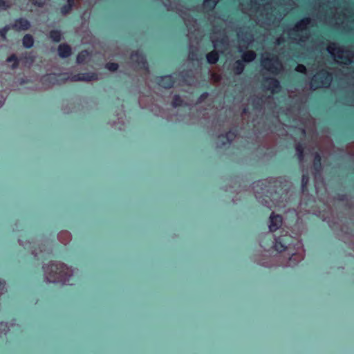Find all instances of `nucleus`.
I'll return each instance as SVG.
<instances>
[{"mask_svg": "<svg viewBox=\"0 0 354 354\" xmlns=\"http://www.w3.org/2000/svg\"><path fill=\"white\" fill-rule=\"evenodd\" d=\"M295 6L293 0H251L248 15L260 26L278 25Z\"/></svg>", "mask_w": 354, "mask_h": 354, "instance_id": "f257e3e1", "label": "nucleus"}, {"mask_svg": "<svg viewBox=\"0 0 354 354\" xmlns=\"http://www.w3.org/2000/svg\"><path fill=\"white\" fill-rule=\"evenodd\" d=\"M280 178V180H259L253 184L254 194L259 204L270 209L289 198L291 183Z\"/></svg>", "mask_w": 354, "mask_h": 354, "instance_id": "f03ea898", "label": "nucleus"}, {"mask_svg": "<svg viewBox=\"0 0 354 354\" xmlns=\"http://www.w3.org/2000/svg\"><path fill=\"white\" fill-rule=\"evenodd\" d=\"M167 10H176L187 28V37L189 40V48L188 58L192 61H197L203 59V55L199 51V41L203 36V32L199 28L197 21L192 17L189 11H183L180 8V0H161Z\"/></svg>", "mask_w": 354, "mask_h": 354, "instance_id": "7ed1b4c3", "label": "nucleus"}, {"mask_svg": "<svg viewBox=\"0 0 354 354\" xmlns=\"http://www.w3.org/2000/svg\"><path fill=\"white\" fill-rule=\"evenodd\" d=\"M208 21L212 26L210 39L214 48L220 53L225 52L230 48V39L225 30L228 28H234V24L216 14L209 15Z\"/></svg>", "mask_w": 354, "mask_h": 354, "instance_id": "20e7f679", "label": "nucleus"}, {"mask_svg": "<svg viewBox=\"0 0 354 354\" xmlns=\"http://www.w3.org/2000/svg\"><path fill=\"white\" fill-rule=\"evenodd\" d=\"M296 156L299 160V167L302 172L301 176V198L299 206L297 207V216L299 218L308 214L310 212L308 183L310 179L308 168H305L304 154L308 151L306 146L302 142H297L295 145Z\"/></svg>", "mask_w": 354, "mask_h": 354, "instance_id": "39448f33", "label": "nucleus"}, {"mask_svg": "<svg viewBox=\"0 0 354 354\" xmlns=\"http://www.w3.org/2000/svg\"><path fill=\"white\" fill-rule=\"evenodd\" d=\"M43 270L44 281L46 283H60L65 285L70 281L77 269L68 266L64 263L52 261L43 266Z\"/></svg>", "mask_w": 354, "mask_h": 354, "instance_id": "423d86ee", "label": "nucleus"}, {"mask_svg": "<svg viewBox=\"0 0 354 354\" xmlns=\"http://www.w3.org/2000/svg\"><path fill=\"white\" fill-rule=\"evenodd\" d=\"M309 25L310 17H306L298 21L293 27L284 28L283 34L276 39L274 45L279 46L283 44L286 40L304 45L309 37V30H308Z\"/></svg>", "mask_w": 354, "mask_h": 354, "instance_id": "0eeeda50", "label": "nucleus"}, {"mask_svg": "<svg viewBox=\"0 0 354 354\" xmlns=\"http://www.w3.org/2000/svg\"><path fill=\"white\" fill-rule=\"evenodd\" d=\"M291 236L286 234L274 238V248L279 252H284L281 265L283 267H294L303 259L300 253L293 252Z\"/></svg>", "mask_w": 354, "mask_h": 354, "instance_id": "6e6552de", "label": "nucleus"}, {"mask_svg": "<svg viewBox=\"0 0 354 354\" xmlns=\"http://www.w3.org/2000/svg\"><path fill=\"white\" fill-rule=\"evenodd\" d=\"M273 97L271 95H252L248 99V104L243 109L241 116L243 119L250 118L254 112V115H257L261 113L263 106H267L269 109H272L274 106L272 104Z\"/></svg>", "mask_w": 354, "mask_h": 354, "instance_id": "1a4fd4ad", "label": "nucleus"}, {"mask_svg": "<svg viewBox=\"0 0 354 354\" xmlns=\"http://www.w3.org/2000/svg\"><path fill=\"white\" fill-rule=\"evenodd\" d=\"M260 66L261 71L271 75H278L283 70V65L278 56L266 51L261 54Z\"/></svg>", "mask_w": 354, "mask_h": 354, "instance_id": "9d476101", "label": "nucleus"}, {"mask_svg": "<svg viewBox=\"0 0 354 354\" xmlns=\"http://www.w3.org/2000/svg\"><path fill=\"white\" fill-rule=\"evenodd\" d=\"M327 49L337 63L347 64L353 58V53L351 50L344 49L337 44H330Z\"/></svg>", "mask_w": 354, "mask_h": 354, "instance_id": "9b49d317", "label": "nucleus"}, {"mask_svg": "<svg viewBox=\"0 0 354 354\" xmlns=\"http://www.w3.org/2000/svg\"><path fill=\"white\" fill-rule=\"evenodd\" d=\"M238 38V51L242 52L248 48L254 41V34L250 27L236 28Z\"/></svg>", "mask_w": 354, "mask_h": 354, "instance_id": "f8f14e48", "label": "nucleus"}, {"mask_svg": "<svg viewBox=\"0 0 354 354\" xmlns=\"http://www.w3.org/2000/svg\"><path fill=\"white\" fill-rule=\"evenodd\" d=\"M332 81L331 75L326 71H321L311 78V89L328 87Z\"/></svg>", "mask_w": 354, "mask_h": 354, "instance_id": "ddd939ff", "label": "nucleus"}, {"mask_svg": "<svg viewBox=\"0 0 354 354\" xmlns=\"http://www.w3.org/2000/svg\"><path fill=\"white\" fill-rule=\"evenodd\" d=\"M236 134L234 131H229L225 134L219 135L216 140V148L220 151L228 149L232 141L236 138Z\"/></svg>", "mask_w": 354, "mask_h": 354, "instance_id": "4468645a", "label": "nucleus"}, {"mask_svg": "<svg viewBox=\"0 0 354 354\" xmlns=\"http://www.w3.org/2000/svg\"><path fill=\"white\" fill-rule=\"evenodd\" d=\"M262 87L265 91H270L269 95L271 97L281 90L280 82L277 79L268 77H263Z\"/></svg>", "mask_w": 354, "mask_h": 354, "instance_id": "2eb2a0df", "label": "nucleus"}, {"mask_svg": "<svg viewBox=\"0 0 354 354\" xmlns=\"http://www.w3.org/2000/svg\"><path fill=\"white\" fill-rule=\"evenodd\" d=\"M130 62L133 67L137 69H147L148 64L144 55L140 51L131 53Z\"/></svg>", "mask_w": 354, "mask_h": 354, "instance_id": "dca6fc26", "label": "nucleus"}, {"mask_svg": "<svg viewBox=\"0 0 354 354\" xmlns=\"http://www.w3.org/2000/svg\"><path fill=\"white\" fill-rule=\"evenodd\" d=\"M155 82L160 87L169 89L174 86L175 80L173 75H168L156 77Z\"/></svg>", "mask_w": 354, "mask_h": 354, "instance_id": "f3484780", "label": "nucleus"}, {"mask_svg": "<svg viewBox=\"0 0 354 354\" xmlns=\"http://www.w3.org/2000/svg\"><path fill=\"white\" fill-rule=\"evenodd\" d=\"M97 79V75L93 73H80L74 75L70 77V80L73 82H91L92 80H96Z\"/></svg>", "mask_w": 354, "mask_h": 354, "instance_id": "a211bd4d", "label": "nucleus"}, {"mask_svg": "<svg viewBox=\"0 0 354 354\" xmlns=\"http://www.w3.org/2000/svg\"><path fill=\"white\" fill-rule=\"evenodd\" d=\"M12 29H15L16 30H27L30 28V22L24 19V18H19L17 19L14 24H10Z\"/></svg>", "mask_w": 354, "mask_h": 354, "instance_id": "6ab92c4d", "label": "nucleus"}, {"mask_svg": "<svg viewBox=\"0 0 354 354\" xmlns=\"http://www.w3.org/2000/svg\"><path fill=\"white\" fill-rule=\"evenodd\" d=\"M282 216L273 213L270 216L269 229L271 232L277 230L282 225Z\"/></svg>", "mask_w": 354, "mask_h": 354, "instance_id": "aec40b11", "label": "nucleus"}, {"mask_svg": "<svg viewBox=\"0 0 354 354\" xmlns=\"http://www.w3.org/2000/svg\"><path fill=\"white\" fill-rule=\"evenodd\" d=\"M82 109L81 101L68 103L63 106L62 110L65 113H71L80 111Z\"/></svg>", "mask_w": 354, "mask_h": 354, "instance_id": "412c9836", "label": "nucleus"}, {"mask_svg": "<svg viewBox=\"0 0 354 354\" xmlns=\"http://www.w3.org/2000/svg\"><path fill=\"white\" fill-rule=\"evenodd\" d=\"M241 53V60H242L244 64L252 62L257 57V53L254 50H244Z\"/></svg>", "mask_w": 354, "mask_h": 354, "instance_id": "4be33fe9", "label": "nucleus"}, {"mask_svg": "<svg viewBox=\"0 0 354 354\" xmlns=\"http://www.w3.org/2000/svg\"><path fill=\"white\" fill-rule=\"evenodd\" d=\"M245 64L241 59L236 60L232 65V71L236 75H239L243 73L245 69Z\"/></svg>", "mask_w": 354, "mask_h": 354, "instance_id": "5701e85b", "label": "nucleus"}, {"mask_svg": "<svg viewBox=\"0 0 354 354\" xmlns=\"http://www.w3.org/2000/svg\"><path fill=\"white\" fill-rule=\"evenodd\" d=\"M58 55L62 58L68 57L71 55V48L66 44H60L57 49Z\"/></svg>", "mask_w": 354, "mask_h": 354, "instance_id": "b1692460", "label": "nucleus"}, {"mask_svg": "<svg viewBox=\"0 0 354 354\" xmlns=\"http://www.w3.org/2000/svg\"><path fill=\"white\" fill-rule=\"evenodd\" d=\"M171 104L174 108L189 105L185 98L179 95H175L174 96Z\"/></svg>", "mask_w": 354, "mask_h": 354, "instance_id": "393cba45", "label": "nucleus"}, {"mask_svg": "<svg viewBox=\"0 0 354 354\" xmlns=\"http://www.w3.org/2000/svg\"><path fill=\"white\" fill-rule=\"evenodd\" d=\"M218 52L219 51L216 50L214 48V50L208 53L206 55L207 62L209 64H214L218 61V59H219Z\"/></svg>", "mask_w": 354, "mask_h": 354, "instance_id": "a878e982", "label": "nucleus"}, {"mask_svg": "<svg viewBox=\"0 0 354 354\" xmlns=\"http://www.w3.org/2000/svg\"><path fill=\"white\" fill-rule=\"evenodd\" d=\"M57 238L61 243L66 245L71 240V235L68 231H62L58 234Z\"/></svg>", "mask_w": 354, "mask_h": 354, "instance_id": "bb28decb", "label": "nucleus"}, {"mask_svg": "<svg viewBox=\"0 0 354 354\" xmlns=\"http://www.w3.org/2000/svg\"><path fill=\"white\" fill-rule=\"evenodd\" d=\"M23 46L26 48H30L34 45V38L30 34H26L22 39Z\"/></svg>", "mask_w": 354, "mask_h": 354, "instance_id": "cd10ccee", "label": "nucleus"}, {"mask_svg": "<svg viewBox=\"0 0 354 354\" xmlns=\"http://www.w3.org/2000/svg\"><path fill=\"white\" fill-rule=\"evenodd\" d=\"M219 0H204L203 1V9L209 11L212 10L216 4L218 3Z\"/></svg>", "mask_w": 354, "mask_h": 354, "instance_id": "c85d7f7f", "label": "nucleus"}, {"mask_svg": "<svg viewBox=\"0 0 354 354\" xmlns=\"http://www.w3.org/2000/svg\"><path fill=\"white\" fill-rule=\"evenodd\" d=\"M74 3V0H67L66 4L64 5L61 8V13L63 15H66L67 14H68L71 12L72 8L73 7Z\"/></svg>", "mask_w": 354, "mask_h": 354, "instance_id": "c756f323", "label": "nucleus"}, {"mask_svg": "<svg viewBox=\"0 0 354 354\" xmlns=\"http://www.w3.org/2000/svg\"><path fill=\"white\" fill-rule=\"evenodd\" d=\"M89 58V53L87 50L81 51L77 56V63L83 64L88 61Z\"/></svg>", "mask_w": 354, "mask_h": 354, "instance_id": "7c9ffc66", "label": "nucleus"}, {"mask_svg": "<svg viewBox=\"0 0 354 354\" xmlns=\"http://www.w3.org/2000/svg\"><path fill=\"white\" fill-rule=\"evenodd\" d=\"M6 62L12 63L10 68L13 70L16 69L19 66V61L15 54H12L6 59Z\"/></svg>", "mask_w": 354, "mask_h": 354, "instance_id": "2f4dec72", "label": "nucleus"}, {"mask_svg": "<svg viewBox=\"0 0 354 354\" xmlns=\"http://www.w3.org/2000/svg\"><path fill=\"white\" fill-rule=\"evenodd\" d=\"M50 38L55 42H59L62 39V32L60 30H53L49 33Z\"/></svg>", "mask_w": 354, "mask_h": 354, "instance_id": "473e14b6", "label": "nucleus"}, {"mask_svg": "<svg viewBox=\"0 0 354 354\" xmlns=\"http://www.w3.org/2000/svg\"><path fill=\"white\" fill-rule=\"evenodd\" d=\"M151 111L157 116L164 117V111L157 104H152Z\"/></svg>", "mask_w": 354, "mask_h": 354, "instance_id": "72a5a7b5", "label": "nucleus"}, {"mask_svg": "<svg viewBox=\"0 0 354 354\" xmlns=\"http://www.w3.org/2000/svg\"><path fill=\"white\" fill-rule=\"evenodd\" d=\"M12 29L11 25H6L2 28H0V37H1L2 40L6 41L7 40V32L10 30Z\"/></svg>", "mask_w": 354, "mask_h": 354, "instance_id": "f704fd0d", "label": "nucleus"}, {"mask_svg": "<svg viewBox=\"0 0 354 354\" xmlns=\"http://www.w3.org/2000/svg\"><path fill=\"white\" fill-rule=\"evenodd\" d=\"M111 124L114 127L115 129L121 131L124 128V121L122 120V117L118 118V121L116 122V121H112L111 122Z\"/></svg>", "mask_w": 354, "mask_h": 354, "instance_id": "c9c22d12", "label": "nucleus"}, {"mask_svg": "<svg viewBox=\"0 0 354 354\" xmlns=\"http://www.w3.org/2000/svg\"><path fill=\"white\" fill-rule=\"evenodd\" d=\"M12 2L7 0H0V11L6 10L12 6Z\"/></svg>", "mask_w": 354, "mask_h": 354, "instance_id": "e433bc0d", "label": "nucleus"}, {"mask_svg": "<svg viewBox=\"0 0 354 354\" xmlns=\"http://www.w3.org/2000/svg\"><path fill=\"white\" fill-rule=\"evenodd\" d=\"M314 167L318 171L321 168V158L319 155L315 154L314 157Z\"/></svg>", "mask_w": 354, "mask_h": 354, "instance_id": "4c0bfd02", "label": "nucleus"}, {"mask_svg": "<svg viewBox=\"0 0 354 354\" xmlns=\"http://www.w3.org/2000/svg\"><path fill=\"white\" fill-rule=\"evenodd\" d=\"M106 68L110 71L114 72L118 70V64L113 62H109L106 64Z\"/></svg>", "mask_w": 354, "mask_h": 354, "instance_id": "58836bf2", "label": "nucleus"}, {"mask_svg": "<svg viewBox=\"0 0 354 354\" xmlns=\"http://www.w3.org/2000/svg\"><path fill=\"white\" fill-rule=\"evenodd\" d=\"M9 330V327L8 324L6 322L0 323V334H6V333Z\"/></svg>", "mask_w": 354, "mask_h": 354, "instance_id": "ea45409f", "label": "nucleus"}, {"mask_svg": "<svg viewBox=\"0 0 354 354\" xmlns=\"http://www.w3.org/2000/svg\"><path fill=\"white\" fill-rule=\"evenodd\" d=\"M337 15H338V17L335 15V17H334V21H329V22L330 24H336V25H339L341 24H344V21L341 20V18H340V17L339 15V13H337Z\"/></svg>", "mask_w": 354, "mask_h": 354, "instance_id": "a19ab883", "label": "nucleus"}, {"mask_svg": "<svg viewBox=\"0 0 354 354\" xmlns=\"http://www.w3.org/2000/svg\"><path fill=\"white\" fill-rule=\"evenodd\" d=\"M295 70L297 72L301 73H306V68L303 64H298L295 68Z\"/></svg>", "mask_w": 354, "mask_h": 354, "instance_id": "79ce46f5", "label": "nucleus"}, {"mask_svg": "<svg viewBox=\"0 0 354 354\" xmlns=\"http://www.w3.org/2000/svg\"><path fill=\"white\" fill-rule=\"evenodd\" d=\"M209 95V93H202L200 97H198V100H197V103H201L203 102L205 99H206Z\"/></svg>", "mask_w": 354, "mask_h": 354, "instance_id": "37998d69", "label": "nucleus"}, {"mask_svg": "<svg viewBox=\"0 0 354 354\" xmlns=\"http://www.w3.org/2000/svg\"><path fill=\"white\" fill-rule=\"evenodd\" d=\"M46 0H33V3L41 7L44 5Z\"/></svg>", "mask_w": 354, "mask_h": 354, "instance_id": "c03bdc74", "label": "nucleus"}, {"mask_svg": "<svg viewBox=\"0 0 354 354\" xmlns=\"http://www.w3.org/2000/svg\"><path fill=\"white\" fill-rule=\"evenodd\" d=\"M5 282L0 280V295L3 294L5 291Z\"/></svg>", "mask_w": 354, "mask_h": 354, "instance_id": "a18cd8bd", "label": "nucleus"}, {"mask_svg": "<svg viewBox=\"0 0 354 354\" xmlns=\"http://www.w3.org/2000/svg\"><path fill=\"white\" fill-rule=\"evenodd\" d=\"M53 76L52 75H47L43 78V81H50L52 79H53Z\"/></svg>", "mask_w": 354, "mask_h": 354, "instance_id": "49530a36", "label": "nucleus"}, {"mask_svg": "<svg viewBox=\"0 0 354 354\" xmlns=\"http://www.w3.org/2000/svg\"><path fill=\"white\" fill-rule=\"evenodd\" d=\"M5 101H6V99L4 98V97L1 95L0 96V108L3 106V104H5Z\"/></svg>", "mask_w": 354, "mask_h": 354, "instance_id": "de8ad7c7", "label": "nucleus"}, {"mask_svg": "<svg viewBox=\"0 0 354 354\" xmlns=\"http://www.w3.org/2000/svg\"><path fill=\"white\" fill-rule=\"evenodd\" d=\"M26 82H27V81H26V80L23 79V78H21V79H20V80H19V84H20L21 85L24 84H26Z\"/></svg>", "mask_w": 354, "mask_h": 354, "instance_id": "09e8293b", "label": "nucleus"}, {"mask_svg": "<svg viewBox=\"0 0 354 354\" xmlns=\"http://www.w3.org/2000/svg\"><path fill=\"white\" fill-rule=\"evenodd\" d=\"M32 254L35 257H37V254H37V252L35 250H33V251L32 252Z\"/></svg>", "mask_w": 354, "mask_h": 354, "instance_id": "8fccbe9b", "label": "nucleus"}, {"mask_svg": "<svg viewBox=\"0 0 354 354\" xmlns=\"http://www.w3.org/2000/svg\"><path fill=\"white\" fill-rule=\"evenodd\" d=\"M46 250H46V248H44V249L40 248V252H45V251H46Z\"/></svg>", "mask_w": 354, "mask_h": 354, "instance_id": "3c124183", "label": "nucleus"}, {"mask_svg": "<svg viewBox=\"0 0 354 354\" xmlns=\"http://www.w3.org/2000/svg\"><path fill=\"white\" fill-rule=\"evenodd\" d=\"M301 133H302L303 135H304V134H305V130H304V129H301Z\"/></svg>", "mask_w": 354, "mask_h": 354, "instance_id": "603ef678", "label": "nucleus"}]
</instances>
